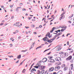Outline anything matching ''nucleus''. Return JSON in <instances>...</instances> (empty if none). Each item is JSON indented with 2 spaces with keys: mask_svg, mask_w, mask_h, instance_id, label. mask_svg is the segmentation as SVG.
I'll return each instance as SVG.
<instances>
[{
  "mask_svg": "<svg viewBox=\"0 0 74 74\" xmlns=\"http://www.w3.org/2000/svg\"><path fill=\"white\" fill-rule=\"evenodd\" d=\"M65 14V12H64L62 14H61L60 15L61 17L60 18V20L61 21L62 19H64V15H63Z\"/></svg>",
  "mask_w": 74,
  "mask_h": 74,
  "instance_id": "1",
  "label": "nucleus"
},
{
  "mask_svg": "<svg viewBox=\"0 0 74 74\" xmlns=\"http://www.w3.org/2000/svg\"><path fill=\"white\" fill-rule=\"evenodd\" d=\"M55 60L56 61H58V62H60V61H62V59L60 57H56L55 58Z\"/></svg>",
  "mask_w": 74,
  "mask_h": 74,
  "instance_id": "2",
  "label": "nucleus"
},
{
  "mask_svg": "<svg viewBox=\"0 0 74 74\" xmlns=\"http://www.w3.org/2000/svg\"><path fill=\"white\" fill-rule=\"evenodd\" d=\"M53 70H54V67H51L49 69V72H51V71H53Z\"/></svg>",
  "mask_w": 74,
  "mask_h": 74,
  "instance_id": "3",
  "label": "nucleus"
},
{
  "mask_svg": "<svg viewBox=\"0 0 74 74\" xmlns=\"http://www.w3.org/2000/svg\"><path fill=\"white\" fill-rule=\"evenodd\" d=\"M72 59V56H69L68 58H66V60H70Z\"/></svg>",
  "mask_w": 74,
  "mask_h": 74,
  "instance_id": "4",
  "label": "nucleus"
},
{
  "mask_svg": "<svg viewBox=\"0 0 74 74\" xmlns=\"http://www.w3.org/2000/svg\"><path fill=\"white\" fill-rule=\"evenodd\" d=\"M60 69V66H58L55 67V70L56 71L57 70H58Z\"/></svg>",
  "mask_w": 74,
  "mask_h": 74,
  "instance_id": "5",
  "label": "nucleus"
},
{
  "mask_svg": "<svg viewBox=\"0 0 74 74\" xmlns=\"http://www.w3.org/2000/svg\"><path fill=\"white\" fill-rule=\"evenodd\" d=\"M63 56L64 55V56H62V58H65V57H67V56H68V53H65L64 55L63 54L62 55Z\"/></svg>",
  "mask_w": 74,
  "mask_h": 74,
  "instance_id": "6",
  "label": "nucleus"
},
{
  "mask_svg": "<svg viewBox=\"0 0 74 74\" xmlns=\"http://www.w3.org/2000/svg\"><path fill=\"white\" fill-rule=\"evenodd\" d=\"M45 68V66H42L40 67V70H44Z\"/></svg>",
  "mask_w": 74,
  "mask_h": 74,
  "instance_id": "7",
  "label": "nucleus"
},
{
  "mask_svg": "<svg viewBox=\"0 0 74 74\" xmlns=\"http://www.w3.org/2000/svg\"><path fill=\"white\" fill-rule=\"evenodd\" d=\"M58 49L57 50V51H60V50L62 49V45H60L59 46L58 45Z\"/></svg>",
  "mask_w": 74,
  "mask_h": 74,
  "instance_id": "8",
  "label": "nucleus"
},
{
  "mask_svg": "<svg viewBox=\"0 0 74 74\" xmlns=\"http://www.w3.org/2000/svg\"><path fill=\"white\" fill-rule=\"evenodd\" d=\"M16 26L17 27L18 26L19 27H21V25H19V24L20 23L19 22H16Z\"/></svg>",
  "mask_w": 74,
  "mask_h": 74,
  "instance_id": "9",
  "label": "nucleus"
},
{
  "mask_svg": "<svg viewBox=\"0 0 74 74\" xmlns=\"http://www.w3.org/2000/svg\"><path fill=\"white\" fill-rule=\"evenodd\" d=\"M42 62H43V63H44L45 62H47V59L46 58H44L42 59Z\"/></svg>",
  "mask_w": 74,
  "mask_h": 74,
  "instance_id": "10",
  "label": "nucleus"
},
{
  "mask_svg": "<svg viewBox=\"0 0 74 74\" xmlns=\"http://www.w3.org/2000/svg\"><path fill=\"white\" fill-rule=\"evenodd\" d=\"M63 66H64V67L65 70H68V67H66L65 64H63Z\"/></svg>",
  "mask_w": 74,
  "mask_h": 74,
  "instance_id": "11",
  "label": "nucleus"
},
{
  "mask_svg": "<svg viewBox=\"0 0 74 74\" xmlns=\"http://www.w3.org/2000/svg\"><path fill=\"white\" fill-rule=\"evenodd\" d=\"M55 29H56V28L55 27H53L52 29V30L50 31V32L52 33V32H53V31H54V30H55Z\"/></svg>",
  "mask_w": 74,
  "mask_h": 74,
  "instance_id": "12",
  "label": "nucleus"
},
{
  "mask_svg": "<svg viewBox=\"0 0 74 74\" xmlns=\"http://www.w3.org/2000/svg\"><path fill=\"white\" fill-rule=\"evenodd\" d=\"M49 62H51L52 63H54L55 61L54 60L52 59H50L49 60Z\"/></svg>",
  "mask_w": 74,
  "mask_h": 74,
  "instance_id": "13",
  "label": "nucleus"
},
{
  "mask_svg": "<svg viewBox=\"0 0 74 74\" xmlns=\"http://www.w3.org/2000/svg\"><path fill=\"white\" fill-rule=\"evenodd\" d=\"M63 74V72H62V71H58L57 74Z\"/></svg>",
  "mask_w": 74,
  "mask_h": 74,
  "instance_id": "14",
  "label": "nucleus"
},
{
  "mask_svg": "<svg viewBox=\"0 0 74 74\" xmlns=\"http://www.w3.org/2000/svg\"><path fill=\"white\" fill-rule=\"evenodd\" d=\"M34 71H36V69L34 68H33L32 69V70L31 71V72L32 73V72H33Z\"/></svg>",
  "mask_w": 74,
  "mask_h": 74,
  "instance_id": "15",
  "label": "nucleus"
},
{
  "mask_svg": "<svg viewBox=\"0 0 74 74\" xmlns=\"http://www.w3.org/2000/svg\"><path fill=\"white\" fill-rule=\"evenodd\" d=\"M42 73V72H41L40 71L38 70L37 71V74H40Z\"/></svg>",
  "mask_w": 74,
  "mask_h": 74,
  "instance_id": "16",
  "label": "nucleus"
},
{
  "mask_svg": "<svg viewBox=\"0 0 74 74\" xmlns=\"http://www.w3.org/2000/svg\"><path fill=\"white\" fill-rule=\"evenodd\" d=\"M61 27L62 29L64 28L66 29V28H67V27L65 25H64L62 26Z\"/></svg>",
  "mask_w": 74,
  "mask_h": 74,
  "instance_id": "17",
  "label": "nucleus"
},
{
  "mask_svg": "<svg viewBox=\"0 0 74 74\" xmlns=\"http://www.w3.org/2000/svg\"><path fill=\"white\" fill-rule=\"evenodd\" d=\"M71 67V70H72L73 69V64H71L70 65Z\"/></svg>",
  "mask_w": 74,
  "mask_h": 74,
  "instance_id": "18",
  "label": "nucleus"
},
{
  "mask_svg": "<svg viewBox=\"0 0 74 74\" xmlns=\"http://www.w3.org/2000/svg\"><path fill=\"white\" fill-rule=\"evenodd\" d=\"M21 58V55H20L17 56V59H20Z\"/></svg>",
  "mask_w": 74,
  "mask_h": 74,
  "instance_id": "19",
  "label": "nucleus"
},
{
  "mask_svg": "<svg viewBox=\"0 0 74 74\" xmlns=\"http://www.w3.org/2000/svg\"><path fill=\"white\" fill-rule=\"evenodd\" d=\"M73 16H74V14H72L69 16V17L70 18H72V17H73Z\"/></svg>",
  "mask_w": 74,
  "mask_h": 74,
  "instance_id": "20",
  "label": "nucleus"
},
{
  "mask_svg": "<svg viewBox=\"0 0 74 74\" xmlns=\"http://www.w3.org/2000/svg\"><path fill=\"white\" fill-rule=\"evenodd\" d=\"M25 71H26V69H24L22 71V73H25Z\"/></svg>",
  "mask_w": 74,
  "mask_h": 74,
  "instance_id": "21",
  "label": "nucleus"
},
{
  "mask_svg": "<svg viewBox=\"0 0 74 74\" xmlns=\"http://www.w3.org/2000/svg\"><path fill=\"white\" fill-rule=\"evenodd\" d=\"M62 32H60V33H59V34H58V35H56V36H60V34H62Z\"/></svg>",
  "mask_w": 74,
  "mask_h": 74,
  "instance_id": "22",
  "label": "nucleus"
},
{
  "mask_svg": "<svg viewBox=\"0 0 74 74\" xmlns=\"http://www.w3.org/2000/svg\"><path fill=\"white\" fill-rule=\"evenodd\" d=\"M52 18H53V19H52V20H51V21H50V22H52V21H53L54 19H55V17L53 16Z\"/></svg>",
  "mask_w": 74,
  "mask_h": 74,
  "instance_id": "23",
  "label": "nucleus"
},
{
  "mask_svg": "<svg viewBox=\"0 0 74 74\" xmlns=\"http://www.w3.org/2000/svg\"><path fill=\"white\" fill-rule=\"evenodd\" d=\"M47 38V37H46L44 38H43V40L44 41H46V38Z\"/></svg>",
  "mask_w": 74,
  "mask_h": 74,
  "instance_id": "24",
  "label": "nucleus"
},
{
  "mask_svg": "<svg viewBox=\"0 0 74 74\" xmlns=\"http://www.w3.org/2000/svg\"><path fill=\"white\" fill-rule=\"evenodd\" d=\"M48 42L49 43H51V42H52V41H51V40H49Z\"/></svg>",
  "mask_w": 74,
  "mask_h": 74,
  "instance_id": "25",
  "label": "nucleus"
},
{
  "mask_svg": "<svg viewBox=\"0 0 74 74\" xmlns=\"http://www.w3.org/2000/svg\"><path fill=\"white\" fill-rule=\"evenodd\" d=\"M56 37H57V36L56 35L53 38L52 40L53 41V40H55V38H56Z\"/></svg>",
  "mask_w": 74,
  "mask_h": 74,
  "instance_id": "26",
  "label": "nucleus"
},
{
  "mask_svg": "<svg viewBox=\"0 0 74 74\" xmlns=\"http://www.w3.org/2000/svg\"><path fill=\"white\" fill-rule=\"evenodd\" d=\"M65 30H66V29H62L60 31H61V32H64V31Z\"/></svg>",
  "mask_w": 74,
  "mask_h": 74,
  "instance_id": "27",
  "label": "nucleus"
},
{
  "mask_svg": "<svg viewBox=\"0 0 74 74\" xmlns=\"http://www.w3.org/2000/svg\"><path fill=\"white\" fill-rule=\"evenodd\" d=\"M49 35H50V33H48L46 34V36H49Z\"/></svg>",
  "mask_w": 74,
  "mask_h": 74,
  "instance_id": "28",
  "label": "nucleus"
},
{
  "mask_svg": "<svg viewBox=\"0 0 74 74\" xmlns=\"http://www.w3.org/2000/svg\"><path fill=\"white\" fill-rule=\"evenodd\" d=\"M34 63L31 66V68L29 69V70H31V69H32V67L33 66V65H34Z\"/></svg>",
  "mask_w": 74,
  "mask_h": 74,
  "instance_id": "29",
  "label": "nucleus"
},
{
  "mask_svg": "<svg viewBox=\"0 0 74 74\" xmlns=\"http://www.w3.org/2000/svg\"><path fill=\"white\" fill-rule=\"evenodd\" d=\"M34 67L35 68H36V69H38V66H34Z\"/></svg>",
  "mask_w": 74,
  "mask_h": 74,
  "instance_id": "30",
  "label": "nucleus"
},
{
  "mask_svg": "<svg viewBox=\"0 0 74 74\" xmlns=\"http://www.w3.org/2000/svg\"><path fill=\"white\" fill-rule=\"evenodd\" d=\"M68 74H71V71H69V73H68Z\"/></svg>",
  "mask_w": 74,
  "mask_h": 74,
  "instance_id": "31",
  "label": "nucleus"
},
{
  "mask_svg": "<svg viewBox=\"0 0 74 74\" xmlns=\"http://www.w3.org/2000/svg\"><path fill=\"white\" fill-rule=\"evenodd\" d=\"M42 74H44V73L45 72V71L44 70H43L42 71Z\"/></svg>",
  "mask_w": 74,
  "mask_h": 74,
  "instance_id": "32",
  "label": "nucleus"
},
{
  "mask_svg": "<svg viewBox=\"0 0 74 74\" xmlns=\"http://www.w3.org/2000/svg\"><path fill=\"white\" fill-rule=\"evenodd\" d=\"M55 32H56V33H54V34H57V33H58V30L55 31Z\"/></svg>",
  "mask_w": 74,
  "mask_h": 74,
  "instance_id": "33",
  "label": "nucleus"
},
{
  "mask_svg": "<svg viewBox=\"0 0 74 74\" xmlns=\"http://www.w3.org/2000/svg\"><path fill=\"white\" fill-rule=\"evenodd\" d=\"M48 74V71H46L45 74Z\"/></svg>",
  "mask_w": 74,
  "mask_h": 74,
  "instance_id": "34",
  "label": "nucleus"
},
{
  "mask_svg": "<svg viewBox=\"0 0 74 74\" xmlns=\"http://www.w3.org/2000/svg\"><path fill=\"white\" fill-rule=\"evenodd\" d=\"M16 12H18V9L17 8L16 9Z\"/></svg>",
  "mask_w": 74,
  "mask_h": 74,
  "instance_id": "35",
  "label": "nucleus"
},
{
  "mask_svg": "<svg viewBox=\"0 0 74 74\" xmlns=\"http://www.w3.org/2000/svg\"><path fill=\"white\" fill-rule=\"evenodd\" d=\"M31 26L32 27H35V25H32Z\"/></svg>",
  "mask_w": 74,
  "mask_h": 74,
  "instance_id": "36",
  "label": "nucleus"
},
{
  "mask_svg": "<svg viewBox=\"0 0 74 74\" xmlns=\"http://www.w3.org/2000/svg\"><path fill=\"white\" fill-rule=\"evenodd\" d=\"M21 7H18L17 8V9H20V8H21Z\"/></svg>",
  "mask_w": 74,
  "mask_h": 74,
  "instance_id": "37",
  "label": "nucleus"
},
{
  "mask_svg": "<svg viewBox=\"0 0 74 74\" xmlns=\"http://www.w3.org/2000/svg\"><path fill=\"white\" fill-rule=\"evenodd\" d=\"M67 45H69V42L68 41V42H67Z\"/></svg>",
  "mask_w": 74,
  "mask_h": 74,
  "instance_id": "38",
  "label": "nucleus"
},
{
  "mask_svg": "<svg viewBox=\"0 0 74 74\" xmlns=\"http://www.w3.org/2000/svg\"><path fill=\"white\" fill-rule=\"evenodd\" d=\"M49 40V39H48V38H47V39H46V41H47V42H48Z\"/></svg>",
  "mask_w": 74,
  "mask_h": 74,
  "instance_id": "39",
  "label": "nucleus"
},
{
  "mask_svg": "<svg viewBox=\"0 0 74 74\" xmlns=\"http://www.w3.org/2000/svg\"><path fill=\"white\" fill-rule=\"evenodd\" d=\"M49 49H47L46 50H45V51L44 52H46V51H48V50H49Z\"/></svg>",
  "mask_w": 74,
  "mask_h": 74,
  "instance_id": "40",
  "label": "nucleus"
},
{
  "mask_svg": "<svg viewBox=\"0 0 74 74\" xmlns=\"http://www.w3.org/2000/svg\"><path fill=\"white\" fill-rule=\"evenodd\" d=\"M32 17H29L28 18L29 20H30V19H32Z\"/></svg>",
  "mask_w": 74,
  "mask_h": 74,
  "instance_id": "41",
  "label": "nucleus"
},
{
  "mask_svg": "<svg viewBox=\"0 0 74 74\" xmlns=\"http://www.w3.org/2000/svg\"><path fill=\"white\" fill-rule=\"evenodd\" d=\"M23 11H26V9L25 8H23L22 9Z\"/></svg>",
  "mask_w": 74,
  "mask_h": 74,
  "instance_id": "42",
  "label": "nucleus"
},
{
  "mask_svg": "<svg viewBox=\"0 0 74 74\" xmlns=\"http://www.w3.org/2000/svg\"><path fill=\"white\" fill-rule=\"evenodd\" d=\"M68 22L69 23H71V21H68Z\"/></svg>",
  "mask_w": 74,
  "mask_h": 74,
  "instance_id": "43",
  "label": "nucleus"
},
{
  "mask_svg": "<svg viewBox=\"0 0 74 74\" xmlns=\"http://www.w3.org/2000/svg\"><path fill=\"white\" fill-rule=\"evenodd\" d=\"M23 5V3H20V5Z\"/></svg>",
  "mask_w": 74,
  "mask_h": 74,
  "instance_id": "44",
  "label": "nucleus"
},
{
  "mask_svg": "<svg viewBox=\"0 0 74 74\" xmlns=\"http://www.w3.org/2000/svg\"><path fill=\"white\" fill-rule=\"evenodd\" d=\"M23 61L20 64V65H22V64L23 63Z\"/></svg>",
  "mask_w": 74,
  "mask_h": 74,
  "instance_id": "45",
  "label": "nucleus"
},
{
  "mask_svg": "<svg viewBox=\"0 0 74 74\" xmlns=\"http://www.w3.org/2000/svg\"><path fill=\"white\" fill-rule=\"evenodd\" d=\"M25 27L26 29H28V28H29V27Z\"/></svg>",
  "mask_w": 74,
  "mask_h": 74,
  "instance_id": "46",
  "label": "nucleus"
},
{
  "mask_svg": "<svg viewBox=\"0 0 74 74\" xmlns=\"http://www.w3.org/2000/svg\"><path fill=\"white\" fill-rule=\"evenodd\" d=\"M19 32V31H18V30H16V33H18V32Z\"/></svg>",
  "mask_w": 74,
  "mask_h": 74,
  "instance_id": "47",
  "label": "nucleus"
},
{
  "mask_svg": "<svg viewBox=\"0 0 74 74\" xmlns=\"http://www.w3.org/2000/svg\"><path fill=\"white\" fill-rule=\"evenodd\" d=\"M53 74H56V72H54L53 73Z\"/></svg>",
  "mask_w": 74,
  "mask_h": 74,
  "instance_id": "48",
  "label": "nucleus"
},
{
  "mask_svg": "<svg viewBox=\"0 0 74 74\" xmlns=\"http://www.w3.org/2000/svg\"><path fill=\"white\" fill-rule=\"evenodd\" d=\"M33 45H32L31 46V47H30V49H32V48H33Z\"/></svg>",
  "mask_w": 74,
  "mask_h": 74,
  "instance_id": "49",
  "label": "nucleus"
},
{
  "mask_svg": "<svg viewBox=\"0 0 74 74\" xmlns=\"http://www.w3.org/2000/svg\"><path fill=\"white\" fill-rule=\"evenodd\" d=\"M26 50H22L21 51V52H26Z\"/></svg>",
  "mask_w": 74,
  "mask_h": 74,
  "instance_id": "50",
  "label": "nucleus"
},
{
  "mask_svg": "<svg viewBox=\"0 0 74 74\" xmlns=\"http://www.w3.org/2000/svg\"><path fill=\"white\" fill-rule=\"evenodd\" d=\"M3 24H4V23H1V24H0V25H3Z\"/></svg>",
  "mask_w": 74,
  "mask_h": 74,
  "instance_id": "51",
  "label": "nucleus"
},
{
  "mask_svg": "<svg viewBox=\"0 0 74 74\" xmlns=\"http://www.w3.org/2000/svg\"><path fill=\"white\" fill-rule=\"evenodd\" d=\"M32 21H36V20H35V19H33L32 20Z\"/></svg>",
  "mask_w": 74,
  "mask_h": 74,
  "instance_id": "52",
  "label": "nucleus"
},
{
  "mask_svg": "<svg viewBox=\"0 0 74 74\" xmlns=\"http://www.w3.org/2000/svg\"><path fill=\"white\" fill-rule=\"evenodd\" d=\"M62 11H64V9L63 8H62Z\"/></svg>",
  "mask_w": 74,
  "mask_h": 74,
  "instance_id": "53",
  "label": "nucleus"
},
{
  "mask_svg": "<svg viewBox=\"0 0 74 74\" xmlns=\"http://www.w3.org/2000/svg\"><path fill=\"white\" fill-rule=\"evenodd\" d=\"M48 37H49V38H51V36L50 35L48 36Z\"/></svg>",
  "mask_w": 74,
  "mask_h": 74,
  "instance_id": "54",
  "label": "nucleus"
},
{
  "mask_svg": "<svg viewBox=\"0 0 74 74\" xmlns=\"http://www.w3.org/2000/svg\"><path fill=\"white\" fill-rule=\"evenodd\" d=\"M14 18V16H12L11 19H13Z\"/></svg>",
  "mask_w": 74,
  "mask_h": 74,
  "instance_id": "55",
  "label": "nucleus"
},
{
  "mask_svg": "<svg viewBox=\"0 0 74 74\" xmlns=\"http://www.w3.org/2000/svg\"><path fill=\"white\" fill-rule=\"evenodd\" d=\"M34 33L35 34H37V33H36V32H34Z\"/></svg>",
  "mask_w": 74,
  "mask_h": 74,
  "instance_id": "56",
  "label": "nucleus"
},
{
  "mask_svg": "<svg viewBox=\"0 0 74 74\" xmlns=\"http://www.w3.org/2000/svg\"><path fill=\"white\" fill-rule=\"evenodd\" d=\"M39 27H40V28L42 27V25H39Z\"/></svg>",
  "mask_w": 74,
  "mask_h": 74,
  "instance_id": "57",
  "label": "nucleus"
},
{
  "mask_svg": "<svg viewBox=\"0 0 74 74\" xmlns=\"http://www.w3.org/2000/svg\"><path fill=\"white\" fill-rule=\"evenodd\" d=\"M10 47H12V44H10Z\"/></svg>",
  "mask_w": 74,
  "mask_h": 74,
  "instance_id": "58",
  "label": "nucleus"
},
{
  "mask_svg": "<svg viewBox=\"0 0 74 74\" xmlns=\"http://www.w3.org/2000/svg\"><path fill=\"white\" fill-rule=\"evenodd\" d=\"M10 7L12 8L13 7V6L12 5H11L10 6Z\"/></svg>",
  "mask_w": 74,
  "mask_h": 74,
  "instance_id": "59",
  "label": "nucleus"
},
{
  "mask_svg": "<svg viewBox=\"0 0 74 74\" xmlns=\"http://www.w3.org/2000/svg\"><path fill=\"white\" fill-rule=\"evenodd\" d=\"M25 15L27 16V15H28V14L27 13H26L25 14Z\"/></svg>",
  "mask_w": 74,
  "mask_h": 74,
  "instance_id": "60",
  "label": "nucleus"
},
{
  "mask_svg": "<svg viewBox=\"0 0 74 74\" xmlns=\"http://www.w3.org/2000/svg\"><path fill=\"white\" fill-rule=\"evenodd\" d=\"M13 26H16V24H14V25H13Z\"/></svg>",
  "mask_w": 74,
  "mask_h": 74,
  "instance_id": "61",
  "label": "nucleus"
},
{
  "mask_svg": "<svg viewBox=\"0 0 74 74\" xmlns=\"http://www.w3.org/2000/svg\"><path fill=\"white\" fill-rule=\"evenodd\" d=\"M39 48H41V46H40L39 47H38Z\"/></svg>",
  "mask_w": 74,
  "mask_h": 74,
  "instance_id": "62",
  "label": "nucleus"
},
{
  "mask_svg": "<svg viewBox=\"0 0 74 74\" xmlns=\"http://www.w3.org/2000/svg\"><path fill=\"white\" fill-rule=\"evenodd\" d=\"M39 48H41V46H40L39 47H38Z\"/></svg>",
  "mask_w": 74,
  "mask_h": 74,
  "instance_id": "63",
  "label": "nucleus"
},
{
  "mask_svg": "<svg viewBox=\"0 0 74 74\" xmlns=\"http://www.w3.org/2000/svg\"><path fill=\"white\" fill-rule=\"evenodd\" d=\"M21 36H19V37H18V39H20L21 38Z\"/></svg>",
  "mask_w": 74,
  "mask_h": 74,
  "instance_id": "64",
  "label": "nucleus"
}]
</instances>
